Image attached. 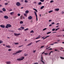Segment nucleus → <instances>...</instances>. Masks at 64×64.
I'll return each mask as SVG.
<instances>
[{
  "mask_svg": "<svg viewBox=\"0 0 64 64\" xmlns=\"http://www.w3.org/2000/svg\"><path fill=\"white\" fill-rule=\"evenodd\" d=\"M22 51V50H18L15 53H14L12 55H16V54H17V53H20V52H21Z\"/></svg>",
  "mask_w": 64,
  "mask_h": 64,
  "instance_id": "f257e3e1",
  "label": "nucleus"
},
{
  "mask_svg": "<svg viewBox=\"0 0 64 64\" xmlns=\"http://www.w3.org/2000/svg\"><path fill=\"white\" fill-rule=\"evenodd\" d=\"M11 27V25L10 24H7L6 26V28H8V27Z\"/></svg>",
  "mask_w": 64,
  "mask_h": 64,
  "instance_id": "f03ea898",
  "label": "nucleus"
},
{
  "mask_svg": "<svg viewBox=\"0 0 64 64\" xmlns=\"http://www.w3.org/2000/svg\"><path fill=\"white\" fill-rule=\"evenodd\" d=\"M34 13L36 17V21H38V16H37V14L36 13V12L35 11H34Z\"/></svg>",
  "mask_w": 64,
  "mask_h": 64,
  "instance_id": "7ed1b4c3",
  "label": "nucleus"
},
{
  "mask_svg": "<svg viewBox=\"0 0 64 64\" xmlns=\"http://www.w3.org/2000/svg\"><path fill=\"white\" fill-rule=\"evenodd\" d=\"M21 34H16V33H14V35L15 36H19V35H20Z\"/></svg>",
  "mask_w": 64,
  "mask_h": 64,
  "instance_id": "20e7f679",
  "label": "nucleus"
},
{
  "mask_svg": "<svg viewBox=\"0 0 64 64\" xmlns=\"http://www.w3.org/2000/svg\"><path fill=\"white\" fill-rule=\"evenodd\" d=\"M28 19L30 20H31V19H32V17L31 16H30L28 17Z\"/></svg>",
  "mask_w": 64,
  "mask_h": 64,
  "instance_id": "39448f33",
  "label": "nucleus"
},
{
  "mask_svg": "<svg viewBox=\"0 0 64 64\" xmlns=\"http://www.w3.org/2000/svg\"><path fill=\"white\" fill-rule=\"evenodd\" d=\"M16 5H17V6H20V4L19 3V2H17L16 4Z\"/></svg>",
  "mask_w": 64,
  "mask_h": 64,
  "instance_id": "423d86ee",
  "label": "nucleus"
},
{
  "mask_svg": "<svg viewBox=\"0 0 64 64\" xmlns=\"http://www.w3.org/2000/svg\"><path fill=\"white\" fill-rule=\"evenodd\" d=\"M4 18L5 19H8V16H4Z\"/></svg>",
  "mask_w": 64,
  "mask_h": 64,
  "instance_id": "0eeeda50",
  "label": "nucleus"
},
{
  "mask_svg": "<svg viewBox=\"0 0 64 64\" xmlns=\"http://www.w3.org/2000/svg\"><path fill=\"white\" fill-rule=\"evenodd\" d=\"M59 10V8L55 9L54 10V11H58Z\"/></svg>",
  "mask_w": 64,
  "mask_h": 64,
  "instance_id": "6e6552de",
  "label": "nucleus"
},
{
  "mask_svg": "<svg viewBox=\"0 0 64 64\" xmlns=\"http://www.w3.org/2000/svg\"><path fill=\"white\" fill-rule=\"evenodd\" d=\"M0 27L2 28H5V26L3 25H0Z\"/></svg>",
  "mask_w": 64,
  "mask_h": 64,
  "instance_id": "1a4fd4ad",
  "label": "nucleus"
},
{
  "mask_svg": "<svg viewBox=\"0 0 64 64\" xmlns=\"http://www.w3.org/2000/svg\"><path fill=\"white\" fill-rule=\"evenodd\" d=\"M7 64H11V62L10 61L6 62Z\"/></svg>",
  "mask_w": 64,
  "mask_h": 64,
  "instance_id": "9d476101",
  "label": "nucleus"
},
{
  "mask_svg": "<svg viewBox=\"0 0 64 64\" xmlns=\"http://www.w3.org/2000/svg\"><path fill=\"white\" fill-rule=\"evenodd\" d=\"M20 59H21V60H23L24 59V57H22V58H21Z\"/></svg>",
  "mask_w": 64,
  "mask_h": 64,
  "instance_id": "9b49d317",
  "label": "nucleus"
},
{
  "mask_svg": "<svg viewBox=\"0 0 64 64\" xmlns=\"http://www.w3.org/2000/svg\"><path fill=\"white\" fill-rule=\"evenodd\" d=\"M33 9L34 10H35V11H36V12H38V11H37V10H36V9L33 8Z\"/></svg>",
  "mask_w": 64,
  "mask_h": 64,
  "instance_id": "f8f14e48",
  "label": "nucleus"
},
{
  "mask_svg": "<svg viewBox=\"0 0 64 64\" xmlns=\"http://www.w3.org/2000/svg\"><path fill=\"white\" fill-rule=\"evenodd\" d=\"M14 12H12L10 13V15H13L14 14Z\"/></svg>",
  "mask_w": 64,
  "mask_h": 64,
  "instance_id": "ddd939ff",
  "label": "nucleus"
},
{
  "mask_svg": "<svg viewBox=\"0 0 64 64\" xmlns=\"http://www.w3.org/2000/svg\"><path fill=\"white\" fill-rule=\"evenodd\" d=\"M50 36H46V37L45 38H44L43 39V40H44V39H46V38H48V37H49Z\"/></svg>",
  "mask_w": 64,
  "mask_h": 64,
  "instance_id": "4468645a",
  "label": "nucleus"
},
{
  "mask_svg": "<svg viewBox=\"0 0 64 64\" xmlns=\"http://www.w3.org/2000/svg\"><path fill=\"white\" fill-rule=\"evenodd\" d=\"M2 10L3 11H6V9L5 8H2Z\"/></svg>",
  "mask_w": 64,
  "mask_h": 64,
  "instance_id": "2eb2a0df",
  "label": "nucleus"
},
{
  "mask_svg": "<svg viewBox=\"0 0 64 64\" xmlns=\"http://www.w3.org/2000/svg\"><path fill=\"white\" fill-rule=\"evenodd\" d=\"M32 44V42L28 44L27 46H29V45H31Z\"/></svg>",
  "mask_w": 64,
  "mask_h": 64,
  "instance_id": "dca6fc26",
  "label": "nucleus"
},
{
  "mask_svg": "<svg viewBox=\"0 0 64 64\" xmlns=\"http://www.w3.org/2000/svg\"><path fill=\"white\" fill-rule=\"evenodd\" d=\"M26 14H27V13H29V11H28V10H26Z\"/></svg>",
  "mask_w": 64,
  "mask_h": 64,
  "instance_id": "f3484780",
  "label": "nucleus"
},
{
  "mask_svg": "<svg viewBox=\"0 0 64 64\" xmlns=\"http://www.w3.org/2000/svg\"><path fill=\"white\" fill-rule=\"evenodd\" d=\"M43 8H44V6H42L41 8H40V9H42Z\"/></svg>",
  "mask_w": 64,
  "mask_h": 64,
  "instance_id": "a211bd4d",
  "label": "nucleus"
},
{
  "mask_svg": "<svg viewBox=\"0 0 64 64\" xmlns=\"http://www.w3.org/2000/svg\"><path fill=\"white\" fill-rule=\"evenodd\" d=\"M17 60L18 61H21V60L20 59V58H18V59H17Z\"/></svg>",
  "mask_w": 64,
  "mask_h": 64,
  "instance_id": "6ab92c4d",
  "label": "nucleus"
},
{
  "mask_svg": "<svg viewBox=\"0 0 64 64\" xmlns=\"http://www.w3.org/2000/svg\"><path fill=\"white\" fill-rule=\"evenodd\" d=\"M20 23L21 24H23V22L22 21H21L20 22Z\"/></svg>",
  "mask_w": 64,
  "mask_h": 64,
  "instance_id": "aec40b11",
  "label": "nucleus"
},
{
  "mask_svg": "<svg viewBox=\"0 0 64 64\" xmlns=\"http://www.w3.org/2000/svg\"><path fill=\"white\" fill-rule=\"evenodd\" d=\"M42 4V3L41 2H39L38 4V5H41Z\"/></svg>",
  "mask_w": 64,
  "mask_h": 64,
  "instance_id": "412c9836",
  "label": "nucleus"
},
{
  "mask_svg": "<svg viewBox=\"0 0 64 64\" xmlns=\"http://www.w3.org/2000/svg\"><path fill=\"white\" fill-rule=\"evenodd\" d=\"M20 28H21L22 29H24V27H22V26H21L20 27Z\"/></svg>",
  "mask_w": 64,
  "mask_h": 64,
  "instance_id": "4be33fe9",
  "label": "nucleus"
},
{
  "mask_svg": "<svg viewBox=\"0 0 64 64\" xmlns=\"http://www.w3.org/2000/svg\"><path fill=\"white\" fill-rule=\"evenodd\" d=\"M22 17H23L22 16H20V19H21V20H22Z\"/></svg>",
  "mask_w": 64,
  "mask_h": 64,
  "instance_id": "5701e85b",
  "label": "nucleus"
},
{
  "mask_svg": "<svg viewBox=\"0 0 64 64\" xmlns=\"http://www.w3.org/2000/svg\"><path fill=\"white\" fill-rule=\"evenodd\" d=\"M28 55V54H26V53H25L24 54V56H27Z\"/></svg>",
  "mask_w": 64,
  "mask_h": 64,
  "instance_id": "b1692460",
  "label": "nucleus"
},
{
  "mask_svg": "<svg viewBox=\"0 0 64 64\" xmlns=\"http://www.w3.org/2000/svg\"><path fill=\"white\" fill-rule=\"evenodd\" d=\"M50 33H51V32H48V33H47L46 34H50Z\"/></svg>",
  "mask_w": 64,
  "mask_h": 64,
  "instance_id": "393cba45",
  "label": "nucleus"
},
{
  "mask_svg": "<svg viewBox=\"0 0 64 64\" xmlns=\"http://www.w3.org/2000/svg\"><path fill=\"white\" fill-rule=\"evenodd\" d=\"M60 58L61 59H64V58L60 57Z\"/></svg>",
  "mask_w": 64,
  "mask_h": 64,
  "instance_id": "a878e982",
  "label": "nucleus"
},
{
  "mask_svg": "<svg viewBox=\"0 0 64 64\" xmlns=\"http://www.w3.org/2000/svg\"><path fill=\"white\" fill-rule=\"evenodd\" d=\"M6 47H7V48H10V46H6Z\"/></svg>",
  "mask_w": 64,
  "mask_h": 64,
  "instance_id": "bb28decb",
  "label": "nucleus"
},
{
  "mask_svg": "<svg viewBox=\"0 0 64 64\" xmlns=\"http://www.w3.org/2000/svg\"><path fill=\"white\" fill-rule=\"evenodd\" d=\"M29 29L28 28H27L24 30V31H27Z\"/></svg>",
  "mask_w": 64,
  "mask_h": 64,
  "instance_id": "cd10ccee",
  "label": "nucleus"
},
{
  "mask_svg": "<svg viewBox=\"0 0 64 64\" xmlns=\"http://www.w3.org/2000/svg\"><path fill=\"white\" fill-rule=\"evenodd\" d=\"M53 12V10H50L48 12V13H51V12Z\"/></svg>",
  "mask_w": 64,
  "mask_h": 64,
  "instance_id": "c85d7f7f",
  "label": "nucleus"
},
{
  "mask_svg": "<svg viewBox=\"0 0 64 64\" xmlns=\"http://www.w3.org/2000/svg\"><path fill=\"white\" fill-rule=\"evenodd\" d=\"M40 1L41 2H43L44 1V0H40Z\"/></svg>",
  "mask_w": 64,
  "mask_h": 64,
  "instance_id": "c756f323",
  "label": "nucleus"
},
{
  "mask_svg": "<svg viewBox=\"0 0 64 64\" xmlns=\"http://www.w3.org/2000/svg\"><path fill=\"white\" fill-rule=\"evenodd\" d=\"M39 41H40V40H38L36 41V43H38V42H39Z\"/></svg>",
  "mask_w": 64,
  "mask_h": 64,
  "instance_id": "7c9ffc66",
  "label": "nucleus"
},
{
  "mask_svg": "<svg viewBox=\"0 0 64 64\" xmlns=\"http://www.w3.org/2000/svg\"><path fill=\"white\" fill-rule=\"evenodd\" d=\"M14 44L15 45H17L18 44V43H15V42L14 43Z\"/></svg>",
  "mask_w": 64,
  "mask_h": 64,
  "instance_id": "2f4dec72",
  "label": "nucleus"
},
{
  "mask_svg": "<svg viewBox=\"0 0 64 64\" xmlns=\"http://www.w3.org/2000/svg\"><path fill=\"white\" fill-rule=\"evenodd\" d=\"M42 62V63H43V64H44V61H43V60H41Z\"/></svg>",
  "mask_w": 64,
  "mask_h": 64,
  "instance_id": "473e14b6",
  "label": "nucleus"
},
{
  "mask_svg": "<svg viewBox=\"0 0 64 64\" xmlns=\"http://www.w3.org/2000/svg\"><path fill=\"white\" fill-rule=\"evenodd\" d=\"M44 47V46H41V48H43V47Z\"/></svg>",
  "mask_w": 64,
  "mask_h": 64,
  "instance_id": "72a5a7b5",
  "label": "nucleus"
},
{
  "mask_svg": "<svg viewBox=\"0 0 64 64\" xmlns=\"http://www.w3.org/2000/svg\"><path fill=\"white\" fill-rule=\"evenodd\" d=\"M46 29H47V28H45L43 29V31H45V30H46Z\"/></svg>",
  "mask_w": 64,
  "mask_h": 64,
  "instance_id": "f704fd0d",
  "label": "nucleus"
},
{
  "mask_svg": "<svg viewBox=\"0 0 64 64\" xmlns=\"http://www.w3.org/2000/svg\"><path fill=\"white\" fill-rule=\"evenodd\" d=\"M8 3H5L4 5H8Z\"/></svg>",
  "mask_w": 64,
  "mask_h": 64,
  "instance_id": "c9c22d12",
  "label": "nucleus"
},
{
  "mask_svg": "<svg viewBox=\"0 0 64 64\" xmlns=\"http://www.w3.org/2000/svg\"><path fill=\"white\" fill-rule=\"evenodd\" d=\"M30 33H34V31L33 30H32L30 32Z\"/></svg>",
  "mask_w": 64,
  "mask_h": 64,
  "instance_id": "e433bc0d",
  "label": "nucleus"
},
{
  "mask_svg": "<svg viewBox=\"0 0 64 64\" xmlns=\"http://www.w3.org/2000/svg\"><path fill=\"white\" fill-rule=\"evenodd\" d=\"M21 14H18V16H20Z\"/></svg>",
  "mask_w": 64,
  "mask_h": 64,
  "instance_id": "4c0bfd02",
  "label": "nucleus"
},
{
  "mask_svg": "<svg viewBox=\"0 0 64 64\" xmlns=\"http://www.w3.org/2000/svg\"><path fill=\"white\" fill-rule=\"evenodd\" d=\"M3 43V41H0V44L1 43Z\"/></svg>",
  "mask_w": 64,
  "mask_h": 64,
  "instance_id": "58836bf2",
  "label": "nucleus"
},
{
  "mask_svg": "<svg viewBox=\"0 0 64 64\" xmlns=\"http://www.w3.org/2000/svg\"><path fill=\"white\" fill-rule=\"evenodd\" d=\"M24 2H25L26 3H27V2H28V1H27V0H25L24 1Z\"/></svg>",
  "mask_w": 64,
  "mask_h": 64,
  "instance_id": "ea45409f",
  "label": "nucleus"
},
{
  "mask_svg": "<svg viewBox=\"0 0 64 64\" xmlns=\"http://www.w3.org/2000/svg\"><path fill=\"white\" fill-rule=\"evenodd\" d=\"M55 28H53L52 30L53 31H55Z\"/></svg>",
  "mask_w": 64,
  "mask_h": 64,
  "instance_id": "a19ab883",
  "label": "nucleus"
},
{
  "mask_svg": "<svg viewBox=\"0 0 64 64\" xmlns=\"http://www.w3.org/2000/svg\"><path fill=\"white\" fill-rule=\"evenodd\" d=\"M8 51H11L12 50L11 49H9L8 50Z\"/></svg>",
  "mask_w": 64,
  "mask_h": 64,
  "instance_id": "79ce46f5",
  "label": "nucleus"
},
{
  "mask_svg": "<svg viewBox=\"0 0 64 64\" xmlns=\"http://www.w3.org/2000/svg\"><path fill=\"white\" fill-rule=\"evenodd\" d=\"M58 29H59V28H58L57 29H56L55 30V31H57V30H58Z\"/></svg>",
  "mask_w": 64,
  "mask_h": 64,
  "instance_id": "37998d69",
  "label": "nucleus"
},
{
  "mask_svg": "<svg viewBox=\"0 0 64 64\" xmlns=\"http://www.w3.org/2000/svg\"><path fill=\"white\" fill-rule=\"evenodd\" d=\"M39 38H40V37H37V38H36V39H39Z\"/></svg>",
  "mask_w": 64,
  "mask_h": 64,
  "instance_id": "c03bdc74",
  "label": "nucleus"
},
{
  "mask_svg": "<svg viewBox=\"0 0 64 64\" xmlns=\"http://www.w3.org/2000/svg\"><path fill=\"white\" fill-rule=\"evenodd\" d=\"M18 30H19V31H20V30H21V29L20 28H18Z\"/></svg>",
  "mask_w": 64,
  "mask_h": 64,
  "instance_id": "a18cd8bd",
  "label": "nucleus"
},
{
  "mask_svg": "<svg viewBox=\"0 0 64 64\" xmlns=\"http://www.w3.org/2000/svg\"><path fill=\"white\" fill-rule=\"evenodd\" d=\"M24 15L25 16H27V15L25 14H24Z\"/></svg>",
  "mask_w": 64,
  "mask_h": 64,
  "instance_id": "49530a36",
  "label": "nucleus"
},
{
  "mask_svg": "<svg viewBox=\"0 0 64 64\" xmlns=\"http://www.w3.org/2000/svg\"><path fill=\"white\" fill-rule=\"evenodd\" d=\"M53 0H51L50 1V3H52V2H53Z\"/></svg>",
  "mask_w": 64,
  "mask_h": 64,
  "instance_id": "de8ad7c7",
  "label": "nucleus"
},
{
  "mask_svg": "<svg viewBox=\"0 0 64 64\" xmlns=\"http://www.w3.org/2000/svg\"><path fill=\"white\" fill-rule=\"evenodd\" d=\"M62 14H64V12L63 11H62Z\"/></svg>",
  "mask_w": 64,
  "mask_h": 64,
  "instance_id": "09e8293b",
  "label": "nucleus"
},
{
  "mask_svg": "<svg viewBox=\"0 0 64 64\" xmlns=\"http://www.w3.org/2000/svg\"><path fill=\"white\" fill-rule=\"evenodd\" d=\"M3 11H2V10H0V13H3Z\"/></svg>",
  "mask_w": 64,
  "mask_h": 64,
  "instance_id": "8fccbe9b",
  "label": "nucleus"
},
{
  "mask_svg": "<svg viewBox=\"0 0 64 64\" xmlns=\"http://www.w3.org/2000/svg\"><path fill=\"white\" fill-rule=\"evenodd\" d=\"M35 52H36V50H33V52L34 53H35Z\"/></svg>",
  "mask_w": 64,
  "mask_h": 64,
  "instance_id": "3c124183",
  "label": "nucleus"
},
{
  "mask_svg": "<svg viewBox=\"0 0 64 64\" xmlns=\"http://www.w3.org/2000/svg\"><path fill=\"white\" fill-rule=\"evenodd\" d=\"M52 24H55V23L54 22H53L51 23Z\"/></svg>",
  "mask_w": 64,
  "mask_h": 64,
  "instance_id": "603ef678",
  "label": "nucleus"
},
{
  "mask_svg": "<svg viewBox=\"0 0 64 64\" xmlns=\"http://www.w3.org/2000/svg\"><path fill=\"white\" fill-rule=\"evenodd\" d=\"M52 20H49V22H51V21H52Z\"/></svg>",
  "mask_w": 64,
  "mask_h": 64,
  "instance_id": "864d4df0",
  "label": "nucleus"
},
{
  "mask_svg": "<svg viewBox=\"0 0 64 64\" xmlns=\"http://www.w3.org/2000/svg\"><path fill=\"white\" fill-rule=\"evenodd\" d=\"M44 54H45V55H47V54H48L47 53H44Z\"/></svg>",
  "mask_w": 64,
  "mask_h": 64,
  "instance_id": "5fc2aeb1",
  "label": "nucleus"
},
{
  "mask_svg": "<svg viewBox=\"0 0 64 64\" xmlns=\"http://www.w3.org/2000/svg\"><path fill=\"white\" fill-rule=\"evenodd\" d=\"M49 50H52V48H50L49 49Z\"/></svg>",
  "mask_w": 64,
  "mask_h": 64,
  "instance_id": "6e6d98bb",
  "label": "nucleus"
},
{
  "mask_svg": "<svg viewBox=\"0 0 64 64\" xmlns=\"http://www.w3.org/2000/svg\"><path fill=\"white\" fill-rule=\"evenodd\" d=\"M22 18H23V19H25V17L24 16H23L22 17Z\"/></svg>",
  "mask_w": 64,
  "mask_h": 64,
  "instance_id": "4d7b16f0",
  "label": "nucleus"
},
{
  "mask_svg": "<svg viewBox=\"0 0 64 64\" xmlns=\"http://www.w3.org/2000/svg\"><path fill=\"white\" fill-rule=\"evenodd\" d=\"M58 50H57L56 49H55L54 50V51H58Z\"/></svg>",
  "mask_w": 64,
  "mask_h": 64,
  "instance_id": "13d9d810",
  "label": "nucleus"
},
{
  "mask_svg": "<svg viewBox=\"0 0 64 64\" xmlns=\"http://www.w3.org/2000/svg\"><path fill=\"white\" fill-rule=\"evenodd\" d=\"M42 52V54H44V52Z\"/></svg>",
  "mask_w": 64,
  "mask_h": 64,
  "instance_id": "bf43d9fd",
  "label": "nucleus"
},
{
  "mask_svg": "<svg viewBox=\"0 0 64 64\" xmlns=\"http://www.w3.org/2000/svg\"><path fill=\"white\" fill-rule=\"evenodd\" d=\"M11 11H12V10H9V12Z\"/></svg>",
  "mask_w": 64,
  "mask_h": 64,
  "instance_id": "052dcab7",
  "label": "nucleus"
},
{
  "mask_svg": "<svg viewBox=\"0 0 64 64\" xmlns=\"http://www.w3.org/2000/svg\"><path fill=\"white\" fill-rule=\"evenodd\" d=\"M23 8H24V7H22L21 8V9H23Z\"/></svg>",
  "mask_w": 64,
  "mask_h": 64,
  "instance_id": "680f3d73",
  "label": "nucleus"
},
{
  "mask_svg": "<svg viewBox=\"0 0 64 64\" xmlns=\"http://www.w3.org/2000/svg\"><path fill=\"white\" fill-rule=\"evenodd\" d=\"M59 23H58L56 24V25H59Z\"/></svg>",
  "mask_w": 64,
  "mask_h": 64,
  "instance_id": "e2e57ef3",
  "label": "nucleus"
},
{
  "mask_svg": "<svg viewBox=\"0 0 64 64\" xmlns=\"http://www.w3.org/2000/svg\"><path fill=\"white\" fill-rule=\"evenodd\" d=\"M52 24H50V25H49V26H52Z\"/></svg>",
  "mask_w": 64,
  "mask_h": 64,
  "instance_id": "0e129e2a",
  "label": "nucleus"
},
{
  "mask_svg": "<svg viewBox=\"0 0 64 64\" xmlns=\"http://www.w3.org/2000/svg\"><path fill=\"white\" fill-rule=\"evenodd\" d=\"M30 22H31L32 23V22H33L32 20H31Z\"/></svg>",
  "mask_w": 64,
  "mask_h": 64,
  "instance_id": "69168bd1",
  "label": "nucleus"
},
{
  "mask_svg": "<svg viewBox=\"0 0 64 64\" xmlns=\"http://www.w3.org/2000/svg\"><path fill=\"white\" fill-rule=\"evenodd\" d=\"M51 52H50L49 53V55H50V54H51Z\"/></svg>",
  "mask_w": 64,
  "mask_h": 64,
  "instance_id": "338daca9",
  "label": "nucleus"
},
{
  "mask_svg": "<svg viewBox=\"0 0 64 64\" xmlns=\"http://www.w3.org/2000/svg\"><path fill=\"white\" fill-rule=\"evenodd\" d=\"M59 27V26H56V28H57L58 27Z\"/></svg>",
  "mask_w": 64,
  "mask_h": 64,
  "instance_id": "774afa93",
  "label": "nucleus"
}]
</instances>
